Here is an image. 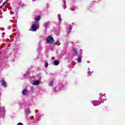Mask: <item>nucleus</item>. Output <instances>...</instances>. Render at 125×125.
Segmentation results:
<instances>
[{
    "label": "nucleus",
    "instance_id": "obj_1",
    "mask_svg": "<svg viewBox=\"0 0 125 125\" xmlns=\"http://www.w3.org/2000/svg\"><path fill=\"white\" fill-rule=\"evenodd\" d=\"M40 26V22H34L31 26V31L36 32L39 29Z\"/></svg>",
    "mask_w": 125,
    "mask_h": 125
},
{
    "label": "nucleus",
    "instance_id": "obj_2",
    "mask_svg": "<svg viewBox=\"0 0 125 125\" xmlns=\"http://www.w3.org/2000/svg\"><path fill=\"white\" fill-rule=\"evenodd\" d=\"M62 87H64V84H63L62 83H60L57 87H55L54 88V90L55 92H58V91H60L61 90V88H62Z\"/></svg>",
    "mask_w": 125,
    "mask_h": 125
},
{
    "label": "nucleus",
    "instance_id": "obj_3",
    "mask_svg": "<svg viewBox=\"0 0 125 125\" xmlns=\"http://www.w3.org/2000/svg\"><path fill=\"white\" fill-rule=\"evenodd\" d=\"M46 41L47 43H51V42H54V39H53V37L51 36H48L46 38Z\"/></svg>",
    "mask_w": 125,
    "mask_h": 125
},
{
    "label": "nucleus",
    "instance_id": "obj_4",
    "mask_svg": "<svg viewBox=\"0 0 125 125\" xmlns=\"http://www.w3.org/2000/svg\"><path fill=\"white\" fill-rule=\"evenodd\" d=\"M91 102L93 106H98V105H100L102 103V102L99 101H91Z\"/></svg>",
    "mask_w": 125,
    "mask_h": 125
},
{
    "label": "nucleus",
    "instance_id": "obj_5",
    "mask_svg": "<svg viewBox=\"0 0 125 125\" xmlns=\"http://www.w3.org/2000/svg\"><path fill=\"white\" fill-rule=\"evenodd\" d=\"M24 114L25 117H28L30 114H31V110H30V108L27 107L24 110Z\"/></svg>",
    "mask_w": 125,
    "mask_h": 125
},
{
    "label": "nucleus",
    "instance_id": "obj_6",
    "mask_svg": "<svg viewBox=\"0 0 125 125\" xmlns=\"http://www.w3.org/2000/svg\"><path fill=\"white\" fill-rule=\"evenodd\" d=\"M73 55H74V56H78V55H82V52L80 53V54H78V51H77V48H73Z\"/></svg>",
    "mask_w": 125,
    "mask_h": 125
},
{
    "label": "nucleus",
    "instance_id": "obj_7",
    "mask_svg": "<svg viewBox=\"0 0 125 125\" xmlns=\"http://www.w3.org/2000/svg\"><path fill=\"white\" fill-rule=\"evenodd\" d=\"M41 20V16H38L37 17H35V22H39V21H40Z\"/></svg>",
    "mask_w": 125,
    "mask_h": 125
},
{
    "label": "nucleus",
    "instance_id": "obj_8",
    "mask_svg": "<svg viewBox=\"0 0 125 125\" xmlns=\"http://www.w3.org/2000/svg\"><path fill=\"white\" fill-rule=\"evenodd\" d=\"M43 26H44V28L45 29H47V28H48V26H49V22H46L44 23Z\"/></svg>",
    "mask_w": 125,
    "mask_h": 125
},
{
    "label": "nucleus",
    "instance_id": "obj_9",
    "mask_svg": "<svg viewBox=\"0 0 125 125\" xmlns=\"http://www.w3.org/2000/svg\"><path fill=\"white\" fill-rule=\"evenodd\" d=\"M40 83H41V81L40 80H36L34 81L33 83L34 85H38V84H40Z\"/></svg>",
    "mask_w": 125,
    "mask_h": 125
},
{
    "label": "nucleus",
    "instance_id": "obj_10",
    "mask_svg": "<svg viewBox=\"0 0 125 125\" xmlns=\"http://www.w3.org/2000/svg\"><path fill=\"white\" fill-rule=\"evenodd\" d=\"M27 92H28V91L26 89L22 90L21 91V93L23 95H26L27 94Z\"/></svg>",
    "mask_w": 125,
    "mask_h": 125
},
{
    "label": "nucleus",
    "instance_id": "obj_11",
    "mask_svg": "<svg viewBox=\"0 0 125 125\" xmlns=\"http://www.w3.org/2000/svg\"><path fill=\"white\" fill-rule=\"evenodd\" d=\"M62 7L64 8V9H66V7H67V6L66 5V0H63Z\"/></svg>",
    "mask_w": 125,
    "mask_h": 125
},
{
    "label": "nucleus",
    "instance_id": "obj_12",
    "mask_svg": "<svg viewBox=\"0 0 125 125\" xmlns=\"http://www.w3.org/2000/svg\"><path fill=\"white\" fill-rule=\"evenodd\" d=\"M59 63H60V62L59 61L55 60L54 62V65H55V66H57V65H59Z\"/></svg>",
    "mask_w": 125,
    "mask_h": 125
},
{
    "label": "nucleus",
    "instance_id": "obj_13",
    "mask_svg": "<svg viewBox=\"0 0 125 125\" xmlns=\"http://www.w3.org/2000/svg\"><path fill=\"white\" fill-rule=\"evenodd\" d=\"M2 86H4V87H6V83L5 81H3L1 83Z\"/></svg>",
    "mask_w": 125,
    "mask_h": 125
},
{
    "label": "nucleus",
    "instance_id": "obj_14",
    "mask_svg": "<svg viewBox=\"0 0 125 125\" xmlns=\"http://www.w3.org/2000/svg\"><path fill=\"white\" fill-rule=\"evenodd\" d=\"M88 72H87V74L89 76H91V74H92V73H93V71H91L90 72V69L88 68Z\"/></svg>",
    "mask_w": 125,
    "mask_h": 125
},
{
    "label": "nucleus",
    "instance_id": "obj_15",
    "mask_svg": "<svg viewBox=\"0 0 125 125\" xmlns=\"http://www.w3.org/2000/svg\"><path fill=\"white\" fill-rule=\"evenodd\" d=\"M72 29H73V26H70L68 27L69 31L68 32V34L69 35V34L71 33V31H72Z\"/></svg>",
    "mask_w": 125,
    "mask_h": 125
},
{
    "label": "nucleus",
    "instance_id": "obj_16",
    "mask_svg": "<svg viewBox=\"0 0 125 125\" xmlns=\"http://www.w3.org/2000/svg\"><path fill=\"white\" fill-rule=\"evenodd\" d=\"M77 61L78 63H82V57H79Z\"/></svg>",
    "mask_w": 125,
    "mask_h": 125
},
{
    "label": "nucleus",
    "instance_id": "obj_17",
    "mask_svg": "<svg viewBox=\"0 0 125 125\" xmlns=\"http://www.w3.org/2000/svg\"><path fill=\"white\" fill-rule=\"evenodd\" d=\"M58 19H59V21H60V22H61V21H62V19H61V15L58 14Z\"/></svg>",
    "mask_w": 125,
    "mask_h": 125
},
{
    "label": "nucleus",
    "instance_id": "obj_18",
    "mask_svg": "<svg viewBox=\"0 0 125 125\" xmlns=\"http://www.w3.org/2000/svg\"><path fill=\"white\" fill-rule=\"evenodd\" d=\"M6 2H7V0H6L5 1H4L1 5V7H3V6H4L5 4H6Z\"/></svg>",
    "mask_w": 125,
    "mask_h": 125
},
{
    "label": "nucleus",
    "instance_id": "obj_19",
    "mask_svg": "<svg viewBox=\"0 0 125 125\" xmlns=\"http://www.w3.org/2000/svg\"><path fill=\"white\" fill-rule=\"evenodd\" d=\"M4 110V107H0V112H3Z\"/></svg>",
    "mask_w": 125,
    "mask_h": 125
},
{
    "label": "nucleus",
    "instance_id": "obj_20",
    "mask_svg": "<svg viewBox=\"0 0 125 125\" xmlns=\"http://www.w3.org/2000/svg\"><path fill=\"white\" fill-rule=\"evenodd\" d=\"M48 67V63H47V61H46L45 63V67L47 68Z\"/></svg>",
    "mask_w": 125,
    "mask_h": 125
},
{
    "label": "nucleus",
    "instance_id": "obj_21",
    "mask_svg": "<svg viewBox=\"0 0 125 125\" xmlns=\"http://www.w3.org/2000/svg\"><path fill=\"white\" fill-rule=\"evenodd\" d=\"M52 84H53V81H51L49 83V85L50 86H51V85H52Z\"/></svg>",
    "mask_w": 125,
    "mask_h": 125
},
{
    "label": "nucleus",
    "instance_id": "obj_22",
    "mask_svg": "<svg viewBox=\"0 0 125 125\" xmlns=\"http://www.w3.org/2000/svg\"><path fill=\"white\" fill-rule=\"evenodd\" d=\"M31 91H34V87H31Z\"/></svg>",
    "mask_w": 125,
    "mask_h": 125
},
{
    "label": "nucleus",
    "instance_id": "obj_23",
    "mask_svg": "<svg viewBox=\"0 0 125 125\" xmlns=\"http://www.w3.org/2000/svg\"><path fill=\"white\" fill-rule=\"evenodd\" d=\"M10 14H14V13L12 11H10Z\"/></svg>",
    "mask_w": 125,
    "mask_h": 125
},
{
    "label": "nucleus",
    "instance_id": "obj_24",
    "mask_svg": "<svg viewBox=\"0 0 125 125\" xmlns=\"http://www.w3.org/2000/svg\"><path fill=\"white\" fill-rule=\"evenodd\" d=\"M54 45H56L57 44V42H55L54 43Z\"/></svg>",
    "mask_w": 125,
    "mask_h": 125
},
{
    "label": "nucleus",
    "instance_id": "obj_25",
    "mask_svg": "<svg viewBox=\"0 0 125 125\" xmlns=\"http://www.w3.org/2000/svg\"><path fill=\"white\" fill-rule=\"evenodd\" d=\"M100 96H103V95H102V93H100Z\"/></svg>",
    "mask_w": 125,
    "mask_h": 125
},
{
    "label": "nucleus",
    "instance_id": "obj_26",
    "mask_svg": "<svg viewBox=\"0 0 125 125\" xmlns=\"http://www.w3.org/2000/svg\"><path fill=\"white\" fill-rule=\"evenodd\" d=\"M52 60H54V59H55V57H52Z\"/></svg>",
    "mask_w": 125,
    "mask_h": 125
},
{
    "label": "nucleus",
    "instance_id": "obj_27",
    "mask_svg": "<svg viewBox=\"0 0 125 125\" xmlns=\"http://www.w3.org/2000/svg\"><path fill=\"white\" fill-rule=\"evenodd\" d=\"M59 42V40H57V42Z\"/></svg>",
    "mask_w": 125,
    "mask_h": 125
},
{
    "label": "nucleus",
    "instance_id": "obj_28",
    "mask_svg": "<svg viewBox=\"0 0 125 125\" xmlns=\"http://www.w3.org/2000/svg\"><path fill=\"white\" fill-rule=\"evenodd\" d=\"M0 68H2V65H0Z\"/></svg>",
    "mask_w": 125,
    "mask_h": 125
},
{
    "label": "nucleus",
    "instance_id": "obj_29",
    "mask_svg": "<svg viewBox=\"0 0 125 125\" xmlns=\"http://www.w3.org/2000/svg\"><path fill=\"white\" fill-rule=\"evenodd\" d=\"M103 100H104V101H105V100H106V99H103Z\"/></svg>",
    "mask_w": 125,
    "mask_h": 125
},
{
    "label": "nucleus",
    "instance_id": "obj_30",
    "mask_svg": "<svg viewBox=\"0 0 125 125\" xmlns=\"http://www.w3.org/2000/svg\"><path fill=\"white\" fill-rule=\"evenodd\" d=\"M15 19V17H13V18H12V19Z\"/></svg>",
    "mask_w": 125,
    "mask_h": 125
},
{
    "label": "nucleus",
    "instance_id": "obj_31",
    "mask_svg": "<svg viewBox=\"0 0 125 125\" xmlns=\"http://www.w3.org/2000/svg\"><path fill=\"white\" fill-rule=\"evenodd\" d=\"M87 63H89V61H87Z\"/></svg>",
    "mask_w": 125,
    "mask_h": 125
},
{
    "label": "nucleus",
    "instance_id": "obj_32",
    "mask_svg": "<svg viewBox=\"0 0 125 125\" xmlns=\"http://www.w3.org/2000/svg\"><path fill=\"white\" fill-rule=\"evenodd\" d=\"M21 109H22V108H23V107H22V106H21Z\"/></svg>",
    "mask_w": 125,
    "mask_h": 125
},
{
    "label": "nucleus",
    "instance_id": "obj_33",
    "mask_svg": "<svg viewBox=\"0 0 125 125\" xmlns=\"http://www.w3.org/2000/svg\"><path fill=\"white\" fill-rule=\"evenodd\" d=\"M35 0H32L33 1H35Z\"/></svg>",
    "mask_w": 125,
    "mask_h": 125
},
{
    "label": "nucleus",
    "instance_id": "obj_34",
    "mask_svg": "<svg viewBox=\"0 0 125 125\" xmlns=\"http://www.w3.org/2000/svg\"><path fill=\"white\" fill-rule=\"evenodd\" d=\"M101 100H102V98H101Z\"/></svg>",
    "mask_w": 125,
    "mask_h": 125
},
{
    "label": "nucleus",
    "instance_id": "obj_35",
    "mask_svg": "<svg viewBox=\"0 0 125 125\" xmlns=\"http://www.w3.org/2000/svg\"><path fill=\"white\" fill-rule=\"evenodd\" d=\"M104 96H105V94H104Z\"/></svg>",
    "mask_w": 125,
    "mask_h": 125
}]
</instances>
